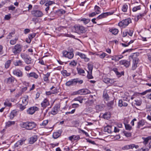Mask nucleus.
I'll return each mask as SVG.
<instances>
[{"label": "nucleus", "instance_id": "nucleus-1", "mask_svg": "<svg viewBox=\"0 0 151 151\" xmlns=\"http://www.w3.org/2000/svg\"><path fill=\"white\" fill-rule=\"evenodd\" d=\"M21 127L27 130H31L36 128L37 124L34 122H22L20 124Z\"/></svg>", "mask_w": 151, "mask_h": 151}, {"label": "nucleus", "instance_id": "nucleus-2", "mask_svg": "<svg viewBox=\"0 0 151 151\" xmlns=\"http://www.w3.org/2000/svg\"><path fill=\"white\" fill-rule=\"evenodd\" d=\"M72 30L73 32L79 34L83 33L85 31V28L83 26L77 25H74L73 28Z\"/></svg>", "mask_w": 151, "mask_h": 151}, {"label": "nucleus", "instance_id": "nucleus-3", "mask_svg": "<svg viewBox=\"0 0 151 151\" xmlns=\"http://www.w3.org/2000/svg\"><path fill=\"white\" fill-rule=\"evenodd\" d=\"M22 46L20 44H17L12 48V52L14 55L19 54L22 51Z\"/></svg>", "mask_w": 151, "mask_h": 151}, {"label": "nucleus", "instance_id": "nucleus-4", "mask_svg": "<svg viewBox=\"0 0 151 151\" xmlns=\"http://www.w3.org/2000/svg\"><path fill=\"white\" fill-rule=\"evenodd\" d=\"M131 22V20L130 18H128L122 20L119 23V26H127Z\"/></svg>", "mask_w": 151, "mask_h": 151}, {"label": "nucleus", "instance_id": "nucleus-5", "mask_svg": "<svg viewBox=\"0 0 151 151\" xmlns=\"http://www.w3.org/2000/svg\"><path fill=\"white\" fill-rule=\"evenodd\" d=\"M60 104H56L52 109L51 112V114L53 115L57 114L60 110Z\"/></svg>", "mask_w": 151, "mask_h": 151}, {"label": "nucleus", "instance_id": "nucleus-6", "mask_svg": "<svg viewBox=\"0 0 151 151\" xmlns=\"http://www.w3.org/2000/svg\"><path fill=\"white\" fill-rule=\"evenodd\" d=\"M39 108L36 106H32L30 107L27 111L28 114H33L36 111H38Z\"/></svg>", "mask_w": 151, "mask_h": 151}, {"label": "nucleus", "instance_id": "nucleus-7", "mask_svg": "<svg viewBox=\"0 0 151 151\" xmlns=\"http://www.w3.org/2000/svg\"><path fill=\"white\" fill-rule=\"evenodd\" d=\"M76 55L79 56L80 57L86 62H88L90 60V59L87 58L85 54L79 52H77Z\"/></svg>", "mask_w": 151, "mask_h": 151}, {"label": "nucleus", "instance_id": "nucleus-8", "mask_svg": "<svg viewBox=\"0 0 151 151\" xmlns=\"http://www.w3.org/2000/svg\"><path fill=\"white\" fill-rule=\"evenodd\" d=\"M32 14L35 17H41L43 15L42 12L39 10H34L32 12Z\"/></svg>", "mask_w": 151, "mask_h": 151}, {"label": "nucleus", "instance_id": "nucleus-9", "mask_svg": "<svg viewBox=\"0 0 151 151\" xmlns=\"http://www.w3.org/2000/svg\"><path fill=\"white\" fill-rule=\"evenodd\" d=\"M63 54L64 56L69 59H71L73 57V54L71 52H68L66 51H63Z\"/></svg>", "mask_w": 151, "mask_h": 151}, {"label": "nucleus", "instance_id": "nucleus-10", "mask_svg": "<svg viewBox=\"0 0 151 151\" xmlns=\"http://www.w3.org/2000/svg\"><path fill=\"white\" fill-rule=\"evenodd\" d=\"M13 73L14 75L19 77H21L23 75L22 72L20 70L18 69L13 70Z\"/></svg>", "mask_w": 151, "mask_h": 151}, {"label": "nucleus", "instance_id": "nucleus-11", "mask_svg": "<svg viewBox=\"0 0 151 151\" xmlns=\"http://www.w3.org/2000/svg\"><path fill=\"white\" fill-rule=\"evenodd\" d=\"M119 64L121 65H123L126 68H127L130 65V62L126 60H122L119 61Z\"/></svg>", "mask_w": 151, "mask_h": 151}, {"label": "nucleus", "instance_id": "nucleus-12", "mask_svg": "<svg viewBox=\"0 0 151 151\" xmlns=\"http://www.w3.org/2000/svg\"><path fill=\"white\" fill-rule=\"evenodd\" d=\"M114 12H108L104 13L99 16L96 19H101L102 18H104L107 16L109 15H111L114 13Z\"/></svg>", "mask_w": 151, "mask_h": 151}, {"label": "nucleus", "instance_id": "nucleus-13", "mask_svg": "<svg viewBox=\"0 0 151 151\" xmlns=\"http://www.w3.org/2000/svg\"><path fill=\"white\" fill-rule=\"evenodd\" d=\"M76 92L77 93L76 94L81 95H85L91 93L90 91L87 89H82L80 90L77 91Z\"/></svg>", "mask_w": 151, "mask_h": 151}, {"label": "nucleus", "instance_id": "nucleus-14", "mask_svg": "<svg viewBox=\"0 0 151 151\" xmlns=\"http://www.w3.org/2000/svg\"><path fill=\"white\" fill-rule=\"evenodd\" d=\"M138 59L137 58L133 59V64L132 67V69L133 70H135L137 66L138 62Z\"/></svg>", "mask_w": 151, "mask_h": 151}, {"label": "nucleus", "instance_id": "nucleus-15", "mask_svg": "<svg viewBox=\"0 0 151 151\" xmlns=\"http://www.w3.org/2000/svg\"><path fill=\"white\" fill-rule=\"evenodd\" d=\"M27 76L29 78L32 77L35 79L38 78L39 77L38 75L34 72H32L29 73L27 74Z\"/></svg>", "mask_w": 151, "mask_h": 151}, {"label": "nucleus", "instance_id": "nucleus-16", "mask_svg": "<svg viewBox=\"0 0 151 151\" xmlns=\"http://www.w3.org/2000/svg\"><path fill=\"white\" fill-rule=\"evenodd\" d=\"M43 108H45L49 105L48 100L47 99H45L41 104Z\"/></svg>", "mask_w": 151, "mask_h": 151}, {"label": "nucleus", "instance_id": "nucleus-17", "mask_svg": "<svg viewBox=\"0 0 151 151\" xmlns=\"http://www.w3.org/2000/svg\"><path fill=\"white\" fill-rule=\"evenodd\" d=\"M17 111L15 110L12 111L10 114L9 117L10 119H12L17 115Z\"/></svg>", "mask_w": 151, "mask_h": 151}, {"label": "nucleus", "instance_id": "nucleus-18", "mask_svg": "<svg viewBox=\"0 0 151 151\" xmlns=\"http://www.w3.org/2000/svg\"><path fill=\"white\" fill-rule=\"evenodd\" d=\"M15 124L14 121H9L5 123V127L7 128L14 125Z\"/></svg>", "mask_w": 151, "mask_h": 151}, {"label": "nucleus", "instance_id": "nucleus-19", "mask_svg": "<svg viewBox=\"0 0 151 151\" xmlns=\"http://www.w3.org/2000/svg\"><path fill=\"white\" fill-rule=\"evenodd\" d=\"M75 82L74 79H71L70 81L67 82L65 83V85L67 86L75 85Z\"/></svg>", "mask_w": 151, "mask_h": 151}, {"label": "nucleus", "instance_id": "nucleus-20", "mask_svg": "<svg viewBox=\"0 0 151 151\" xmlns=\"http://www.w3.org/2000/svg\"><path fill=\"white\" fill-rule=\"evenodd\" d=\"M61 73L64 77L69 76L71 75L70 73L68 72L66 70H65L61 71Z\"/></svg>", "mask_w": 151, "mask_h": 151}, {"label": "nucleus", "instance_id": "nucleus-21", "mask_svg": "<svg viewBox=\"0 0 151 151\" xmlns=\"http://www.w3.org/2000/svg\"><path fill=\"white\" fill-rule=\"evenodd\" d=\"M145 124V122L144 120L142 119L139 121L137 123V128L139 129L141 127L143 126Z\"/></svg>", "mask_w": 151, "mask_h": 151}, {"label": "nucleus", "instance_id": "nucleus-22", "mask_svg": "<svg viewBox=\"0 0 151 151\" xmlns=\"http://www.w3.org/2000/svg\"><path fill=\"white\" fill-rule=\"evenodd\" d=\"M25 140L24 139L20 140L18 141L17 143L15 144L14 146L15 147H18L19 145H22L23 144Z\"/></svg>", "mask_w": 151, "mask_h": 151}, {"label": "nucleus", "instance_id": "nucleus-23", "mask_svg": "<svg viewBox=\"0 0 151 151\" xmlns=\"http://www.w3.org/2000/svg\"><path fill=\"white\" fill-rule=\"evenodd\" d=\"M37 139V137L34 136L30 138L29 141V143L30 144H32L36 142Z\"/></svg>", "mask_w": 151, "mask_h": 151}, {"label": "nucleus", "instance_id": "nucleus-24", "mask_svg": "<svg viewBox=\"0 0 151 151\" xmlns=\"http://www.w3.org/2000/svg\"><path fill=\"white\" fill-rule=\"evenodd\" d=\"M146 13L147 12H145V11L143 13H140L139 15H137L136 17L137 21L139 19L145 16L146 14Z\"/></svg>", "mask_w": 151, "mask_h": 151}, {"label": "nucleus", "instance_id": "nucleus-25", "mask_svg": "<svg viewBox=\"0 0 151 151\" xmlns=\"http://www.w3.org/2000/svg\"><path fill=\"white\" fill-rule=\"evenodd\" d=\"M95 108L98 112L101 111L103 109V105L101 104L97 105L95 106Z\"/></svg>", "mask_w": 151, "mask_h": 151}, {"label": "nucleus", "instance_id": "nucleus-26", "mask_svg": "<svg viewBox=\"0 0 151 151\" xmlns=\"http://www.w3.org/2000/svg\"><path fill=\"white\" fill-rule=\"evenodd\" d=\"M28 96H26V97H24L22 100V103L23 104L26 105L28 103Z\"/></svg>", "mask_w": 151, "mask_h": 151}, {"label": "nucleus", "instance_id": "nucleus-27", "mask_svg": "<svg viewBox=\"0 0 151 151\" xmlns=\"http://www.w3.org/2000/svg\"><path fill=\"white\" fill-rule=\"evenodd\" d=\"M24 61L25 63L27 64H29L31 63L32 59L28 55L25 59Z\"/></svg>", "mask_w": 151, "mask_h": 151}, {"label": "nucleus", "instance_id": "nucleus-28", "mask_svg": "<svg viewBox=\"0 0 151 151\" xmlns=\"http://www.w3.org/2000/svg\"><path fill=\"white\" fill-rule=\"evenodd\" d=\"M104 131L105 132H107L108 133H110L111 132V127L107 125L104 127Z\"/></svg>", "mask_w": 151, "mask_h": 151}, {"label": "nucleus", "instance_id": "nucleus-29", "mask_svg": "<svg viewBox=\"0 0 151 151\" xmlns=\"http://www.w3.org/2000/svg\"><path fill=\"white\" fill-rule=\"evenodd\" d=\"M151 137H148L146 138L143 137L142 139L143 140V143L144 144H147L148 142H149L150 140L151 139Z\"/></svg>", "mask_w": 151, "mask_h": 151}, {"label": "nucleus", "instance_id": "nucleus-30", "mask_svg": "<svg viewBox=\"0 0 151 151\" xmlns=\"http://www.w3.org/2000/svg\"><path fill=\"white\" fill-rule=\"evenodd\" d=\"M50 76V73H47L46 74L44 75L43 80L47 82L49 81L48 78Z\"/></svg>", "mask_w": 151, "mask_h": 151}, {"label": "nucleus", "instance_id": "nucleus-31", "mask_svg": "<svg viewBox=\"0 0 151 151\" xmlns=\"http://www.w3.org/2000/svg\"><path fill=\"white\" fill-rule=\"evenodd\" d=\"M95 12L97 14H99L101 12L100 8L99 6L96 5L94 8Z\"/></svg>", "mask_w": 151, "mask_h": 151}, {"label": "nucleus", "instance_id": "nucleus-32", "mask_svg": "<svg viewBox=\"0 0 151 151\" xmlns=\"http://www.w3.org/2000/svg\"><path fill=\"white\" fill-rule=\"evenodd\" d=\"M17 106L19 108V109L21 111H22L26 108V105L24 104H18L17 105Z\"/></svg>", "mask_w": 151, "mask_h": 151}, {"label": "nucleus", "instance_id": "nucleus-33", "mask_svg": "<svg viewBox=\"0 0 151 151\" xmlns=\"http://www.w3.org/2000/svg\"><path fill=\"white\" fill-rule=\"evenodd\" d=\"M23 62L21 60H19L17 61L16 62L14 63V65L15 66H21L22 65Z\"/></svg>", "mask_w": 151, "mask_h": 151}, {"label": "nucleus", "instance_id": "nucleus-34", "mask_svg": "<svg viewBox=\"0 0 151 151\" xmlns=\"http://www.w3.org/2000/svg\"><path fill=\"white\" fill-rule=\"evenodd\" d=\"M15 80V78L12 77L9 78L7 79V81L8 83H13Z\"/></svg>", "mask_w": 151, "mask_h": 151}, {"label": "nucleus", "instance_id": "nucleus-35", "mask_svg": "<svg viewBox=\"0 0 151 151\" xmlns=\"http://www.w3.org/2000/svg\"><path fill=\"white\" fill-rule=\"evenodd\" d=\"M109 31L114 35L117 34L119 32L118 29H111Z\"/></svg>", "mask_w": 151, "mask_h": 151}, {"label": "nucleus", "instance_id": "nucleus-36", "mask_svg": "<svg viewBox=\"0 0 151 151\" xmlns=\"http://www.w3.org/2000/svg\"><path fill=\"white\" fill-rule=\"evenodd\" d=\"M60 135V134L58 132H55L53 133L52 136L54 138L57 139Z\"/></svg>", "mask_w": 151, "mask_h": 151}, {"label": "nucleus", "instance_id": "nucleus-37", "mask_svg": "<svg viewBox=\"0 0 151 151\" xmlns=\"http://www.w3.org/2000/svg\"><path fill=\"white\" fill-rule=\"evenodd\" d=\"M128 6L126 4H124L122 8V11L124 12H126L128 9Z\"/></svg>", "mask_w": 151, "mask_h": 151}, {"label": "nucleus", "instance_id": "nucleus-38", "mask_svg": "<svg viewBox=\"0 0 151 151\" xmlns=\"http://www.w3.org/2000/svg\"><path fill=\"white\" fill-rule=\"evenodd\" d=\"M81 21H83V23L86 24H88L90 22V19H89L83 18L81 19Z\"/></svg>", "mask_w": 151, "mask_h": 151}, {"label": "nucleus", "instance_id": "nucleus-39", "mask_svg": "<svg viewBox=\"0 0 151 151\" xmlns=\"http://www.w3.org/2000/svg\"><path fill=\"white\" fill-rule=\"evenodd\" d=\"M57 90L56 89H55L54 90L51 91L46 92V93L47 95H50L52 94H54L56 93Z\"/></svg>", "mask_w": 151, "mask_h": 151}, {"label": "nucleus", "instance_id": "nucleus-40", "mask_svg": "<svg viewBox=\"0 0 151 151\" xmlns=\"http://www.w3.org/2000/svg\"><path fill=\"white\" fill-rule=\"evenodd\" d=\"M127 149H132L134 147H135L136 149H137L138 148L139 146L138 145H135L134 144H132L127 146Z\"/></svg>", "mask_w": 151, "mask_h": 151}, {"label": "nucleus", "instance_id": "nucleus-41", "mask_svg": "<svg viewBox=\"0 0 151 151\" xmlns=\"http://www.w3.org/2000/svg\"><path fill=\"white\" fill-rule=\"evenodd\" d=\"M11 63V60H7L5 63V68H9Z\"/></svg>", "mask_w": 151, "mask_h": 151}, {"label": "nucleus", "instance_id": "nucleus-42", "mask_svg": "<svg viewBox=\"0 0 151 151\" xmlns=\"http://www.w3.org/2000/svg\"><path fill=\"white\" fill-rule=\"evenodd\" d=\"M74 80L75 81V85L77 83H78L79 84H81L83 83V81L82 80H79L78 78H76L74 79Z\"/></svg>", "mask_w": 151, "mask_h": 151}, {"label": "nucleus", "instance_id": "nucleus-43", "mask_svg": "<svg viewBox=\"0 0 151 151\" xmlns=\"http://www.w3.org/2000/svg\"><path fill=\"white\" fill-rule=\"evenodd\" d=\"M103 117L104 119H108L110 118V115L109 113H106L103 114Z\"/></svg>", "mask_w": 151, "mask_h": 151}, {"label": "nucleus", "instance_id": "nucleus-44", "mask_svg": "<svg viewBox=\"0 0 151 151\" xmlns=\"http://www.w3.org/2000/svg\"><path fill=\"white\" fill-rule=\"evenodd\" d=\"M87 65L88 66V68L89 70L88 71L91 72H92L93 68V66L92 65V64H90V63H88Z\"/></svg>", "mask_w": 151, "mask_h": 151}, {"label": "nucleus", "instance_id": "nucleus-45", "mask_svg": "<svg viewBox=\"0 0 151 151\" xmlns=\"http://www.w3.org/2000/svg\"><path fill=\"white\" fill-rule=\"evenodd\" d=\"M141 9V5H139L137 6L134 7L132 9V11L133 12H136L137 10L140 9Z\"/></svg>", "mask_w": 151, "mask_h": 151}, {"label": "nucleus", "instance_id": "nucleus-46", "mask_svg": "<svg viewBox=\"0 0 151 151\" xmlns=\"http://www.w3.org/2000/svg\"><path fill=\"white\" fill-rule=\"evenodd\" d=\"M18 39L17 38H15L14 40H11L10 41V43L12 45H14L17 42Z\"/></svg>", "mask_w": 151, "mask_h": 151}, {"label": "nucleus", "instance_id": "nucleus-47", "mask_svg": "<svg viewBox=\"0 0 151 151\" xmlns=\"http://www.w3.org/2000/svg\"><path fill=\"white\" fill-rule=\"evenodd\" d=\"M97 55H99V57L101 58H104L105 56H106L107 54L103 52L100 55L99 54H97Z\"/></svg>", "mask_w": 151, "mask_h": 151}, {"label": "nucleus", "instance_id": "nucleus-48", "mask_svg": "<svg viewBox=\"0 0 151 151\" xmlns=\"http://www.w3.org/2000/svg\"><path fill=\"white\" fill-rule=\"evenodd\" d=\"M125 129L127 130H130L132 129V127L129 124H125Z\"/></svg>", "mask_w": 151, "mask_h": 151}, {"label": "nucleus", "instance_id": "nucleus-49", "mask_svg": "<svg viewBox=\"0 0 151 151\" xmlns=\"http://www.w3.org/2000/svg\"><path fill=\"white\" fill-rule=\"evenodd\" d=\"M114 103V102L113 101H110L107 104V106L110 108H112Z\"/></svg>", "mask_w": 151, "mask_h": 151}, {"label": "nucleus", "instance_id": "nucleus-50", "mask_svg": "<svg viewBox=\"0 0 151 151\" xmlns=\"http://www.w3.org/2000/svg\"><path fill=\"white\" fill-rule=\"evenodd\" d=\"M88 74L87 76V78L89 79H92L93 78V76L92 75V72L87 71Z\"/></svg>", "mask_w": 151, "mask_h": 151}, {"label": "nucleus", "instance_id": "nucleus-51", "mask_svg": "<svg viewBox=\"0 0 151 151\" xmlns=\"http://www.w3.org/2000/svg\"><path fill=\"white\" fill-rule=\"evenodd\" d=\"M55 4V2L53 1H49L45 3V5L47 6H49Z\"/></svg>", "mask_w": 151, "mask_h": 151}, {"label": "nucleus", "instance_id": "nucleus-52", "mask_svg": "<svg viewBox=\"0 0 151 151\" xmlns=\"http://www.w3.org/2000/svg\"><path fill=\"white\" fill-rule=\"evenodd\" d=\"M103 97L106 100H107L109 98L108 95L106 93H104L103 94Z\"/></svg>", "mask_w": 151, "mask_h": 151}, {"label": "nucleus", "instance_id": "nucleus-53", "mask_svg": "<svg viewBox=\"0 0 151 151\" xmlns=\"http://www.w3.org/2000/svg\"><path fill=\"white\" fill-rule=\"evenodd\" d=\"M77 70L78 73L80 74L81 73H85L84 70L81 68H77Z\"/></svg>", "mask_w": 151, "mask_h": 151}, {"label": "nucleus", "instance_id": "nucleus-54", "mask_svg": "<svg viewBox=\"0 0 151 151\" xmlns=\"http://www.w3.org/2000/svg\"><path fill=\"white\" fill-rule=\"evenodd\" d=\"M48 120H46L43 121L42 123L40 124V126L43 125L44 126H46L48 123Z\"/></svg>", "mask_w": 151, "mask_h": 151}, {"label": "nucleus", "instance_id": "nucleus-55", "mask_svg": "<svg viewBox=\"0 0 151 151\" xmlns=\"http://www.w3.org/2000/svg\"><path fill=\"white\" fill-rule=\"evenodd\" d=\"M77 64V62H76L74 60H73L69 64L70 65H71L73 66H75Z\"/></svg>", "mask_w": 151, "mask_h": 151}, {"label": "nucleus", "instance_id": "nucleus-56", "mask_svg": "<svg viewBox=\"0 0 151 151\" xmlns=\"http://www.w3.org/2000/svg\"><path fill=\"white\" fill-rule=\"evenodd\" d=\"M36 35V34L35 33H33L32 34H31L29 35L28 36V38L29 39H30L31 40H32L33 37H35Z\"/></svg>", "mask_w": 151, "mask_h": 151}, {"label": "nucleus", "instance_id": "nucleus-57", "mask_svg": "<svg viewBox=\"0 0 151 151\" xmlns=\"http://www.w3.org/2000/svg\"><path fill=\"white\" fill-rule=\"evenodd\" d=\"M124 133L125 135L127 137H130L131 136V134L130 132H128L125 131L124 132Z\"/></svg>", "mask_w": 151, "mask_h": 151}, {"label": "nucleus", "instance_id": "nucleus-58", "mask_svg": "<svg viewBox=\"0 0 151 151\" xmlns=\"http://www.w3.org/2000/svg\"><path fill=\"white\" fill-rule=\"evenodd\" d=\"M27 56L28 55L24 53H22L21 55V57L24 60L27 57Z\"/></svg>", "mask_w": 151, "mask_h": 151}, {"label": "nucleus", "instance_id": "nucleus-59", "mask_svg": "<svg viewBox=\"0 0 151 151\" xmlns=\"http://www.w3.org/2000/svg\"><path fill=\"white\" fill-rule=\"evenodd\" d=\"M58 12L59 14H65V11L64 10L61 9L58 11Z\"/></svg>", "mask_w": 151, "mask_h": 151}, {"label": "nucleus", "instance_id": "nucleus-60", "mask_svg": "<svg viewBox=\"0 0 151 151\" xmlns=\"http://www.w3.org/2000/svg\"><path fill=\"white\" fill-rule=\"evenodd\" d=\"M109 78H104L103 79V81L106 83H109Z\"/></svg>", "mask_w": 151, "mask_h": 151}, {"label": "nucleus", "instance_id": "nucleus-61", "mask_svg": "<svg viewBox=\"0 0 151 151\" xmlns=\"http://www.w3.org/2000/svg\"><path fill=\"white\" fill-rule=\"evenodd\" d=\"M32 68L30 66V65H27L25 67V69L26 71H29Z\"/></svg>", "mask_w": 151, "mask_h": 151}, {"label": "nucleus", "instance_id": "nucleus-62", "mask_svg": "<svg viewBox=\"0 0 151 151\" xmlns=\"http://www.w3.org/2000/svg\"><path fill=\"white\" fill-rule=\"evenodd\" d=\"M123 101L122 100H119V103L118 104V106L120 107H121L123 106L122 105Z\"/></svg>", "mask_w": 151, "mask_h": 151}, {"label": "nucleus", "instance_id": "nucleus-63", "mask_svg": "<svg viewBox=\"0 0 151 151\" xmlns=\"http://www.w3.org/2000/svg\"><path fill=\"white\" fill-rule=\"evenodd\" d=\"M72 106V107L73 108H77L79 106V105L78 104L75 103L73 104Z\"/></svg>", "mask_w": 151, "mask_h": 151}, {"label": "nucleus", "instance_id": "nucleus-64", "mask_svg": "<svg viewBox=\"0 0 151 151\" xmlns=\"http://www.w3.org/2000/svg\"><path fill=\"white\" fill-rule=\"evenodd\" d=\"M15 9V7L14 6H10L9 7V10H14Z\"/></svg>", "mask_w": 151, "mask_h": 151}]
</instances>
